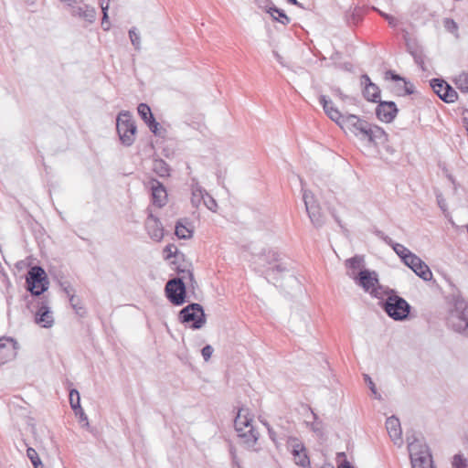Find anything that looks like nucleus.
Returning <instances> with one entry per match:
<instances>
[{"mask_svg": "<svg viewBox=\"0 0 468 468\" xmlns=\"http://www.w3.org/2000/svg\"><path fill=\"white\" fill-rule=\"evenodd\" d=\"M341 128L348 130L359 141L367 144L377 145L388 140V134L381 127L371 124L355 114H347Z\"/></svg>", "mask_w": 468, "mask_h": 468, "instance_id": "f257e3e1", "label": "nucleus"}, {"mask_svg": "<svg viewBox=\"0 0 468 468\" xmlns=\"http://www.w3.org/2000/svg\"><path fill=\"white\" fill-rule=\"evenodd\" d=\"M447 326L468 337V301L459 292H453L447 297Z\"/></svg>", "mask_w": 468, "mask_h": 468, "instance_id": "f03ea898", "label": "nucleus"}, {"mask_svg": "<svg viewBox=\"0 0 468 468\" xmlns=\"http://www.w3.org/2000/svg\"><path fill=\"white\" fill-rule=\"evenodd\" d=\"M381 308L394 321H405L409 318L411 306L401 296L390 290L387 299L380 303Z\"/></svg>", "mask_w": 468, "mask_h": 468, "instance_id": "7ed1b4c3", "label": "nucleus"}, {"mask_svg": "<svg viewBox=\"0 0 468 468\" xmlns=\"http://www.w3.org/2000/svg\"><path fill=\"white\" fill-rule=\"evenodd\" d=\"M407 440L412 468H435L429 447L416 438Z\"/></svg>", "mask_w": 468, "mask_h": 468, "instance_id": "20e7f679", "label": "nucleus"}, {"mask_svg": "<svg viewBox=\"0 0 468 468\" xmlns=\"http://www.w3.org/2000/svg\"><path fill=\"white\" fill-rule=\"evenodd\" d=\"M253 419L249 416V410L240 408L234 420V426L239 436L244 439L245 443L253 446L258 441V433L251 425Z\"/></svg>", "mask_w": 468, "mask_h": 468, "instance_id": "39448f33", "label": "nucleus"}, {"mask_svg": "<svg viewBox=\"0 0 468 468\" xmlns=\"http://www.w3.org/2000/svg\"><path fill=\"white\" fill-rule=\"evenodd\" d=\"M180 323L186 324L193 330L201 329L206 324V314L201 304L189 303L182 308L178 314Z\"/></svg>", "mask_w": 468, "mask_h": 468, "instance_id": "423d86ee", "label": "nucleus"}, {"mask_svg": "<svg viewBox=\"0 0 468 468\" xmlns=\"http://www.w3.org/2000/svg\"><path fill=\"white\" fill-rule=\"evenodd\" d=\"M116 130L122 144L131 146L135 140L136 125L129 112H122L116 120Z\"/></svg>", "mask_w": 468, "mask_h": 468, "instance_id": "0eeeda50", "label": "nucleus"}, {"mask_svg": "<svg viewBox=\"0 0 468 468\" xmlns=\"http://www.w3.org/2000/svg\"><path fill=\"white\" fill-rule=\"evenodd\" d=\"M266 278L271 279L276 282L289 273L287 263L283 262L278 251L272 249H266Z\"/></svg>", "mask_w": 468, "mask_h": 468, "instance_id": "6e6552de", "label": "nucleus"}, {"mask_svg": "<svg viewBox=\"0 0 468 468\" xmlns=\"http://www.w3.org/2000/svg\"><path fill=\"white\" fill-rule=\"evenodd\" d=\"M186 276L176 277L169 280L165 287L167 299L176 306L184 304L186 301V285L184 282Z\"/></svg>", "mask_w": 468, "mask_h": 468, "instance_id": "1a4fd4ad", "label": "nucleus"}, {"mask_svg": "<svg viewBox=\"0 0 468 468\" xmlns=\"http://www.w3.org/2000/svg\"><path fill=\"white\" fill-rule=\"evenodd\" d=\"M355 282L361 286L365 292H369L373 297L379 298L377 285L378 277L376 271L367 269L361 270L357 274L354 272L346 273Z\"/></svg>", "mask_w": 468, "mask_h": 468, "instance_id": "9d476101", "label": "nucleus"}, {"mask_svg": "<svg viewBox=\"0 0 468 468\" xmlns=\"http://www.w3.org/2000/svg\"><path fill=\"white\" fill-rule=\"evenodd\" d=\"M303 200L312 224L317 229L321 228L324 224V218L314 195L310 190L304 189L303 190Z\"/></svg>", "mask_w": 468, "mask_h": 468, "instance_id": "9b49d317", "label": "nucleus"}, {"mask_svg": "<svg viewBox=\"0 0 468 468\" xmlns=\"http://www.w3.org/2000/svg\"><path fill=\"white\" fill-rule=\"evenodd\" d=\"M431 87L440 99L447 103L454 102L458 99L456 90L442 79H432Z\"/></svg>", "mask_w": 468, "mask_h": 468, "instance_id": "f8f14e48", "label": "nucleus"}, {"mask_svg": "<svg viewBox=\"0 0 468 468\" xmlns=\"http://www.w3.org/2000/svg\"><path fill=\"white\" fill-rule=\"evenodd\" d=\"M74 2L75 4L70 5L71 16L81 19L85 23L84 27L92 25L97 18L95 7L87 4L77 3L76 0Z\"/></svg>", "mask_w": 468, "mask_h": 468, "instance_id": "ddd939ff", "label": "nucleus"}, {"mask_svg": "<svg viewBox=\"0 0 468 468\" xmlns=\"http://www.w3.org/2000/svg\"><path fill=\"white\" fill-rule=\"evenodd\" d=\"M147 186L151 191L153 204L163 207L167 202V192L164 184L155 178H151L147 182Z\"/></svg>", "mask_w": 468, "mask_h": 468, "instance_id": "4468645a", "label": "nucleus"}, {"mask_svg": "<svg viewBox=\"0 0 468 468\" xmlns=\"http://www.w3.org/2000/svg\"><path fill=\"white\" fill-rule=\"evenodd\" d=\"M398 112V107L394 101H379L376 108L378 119L386 123L391 122L397 116Z\"/></svg>", "mask_w": 468, "mask_h": 468, "instance_id": "2eb2a0df", "label": "nucleus"}, {"mask_svg": "<svg viewBox=\"0 0 468 468\" xmlns=\"http://www.w3.org/2000/svg\"><path fill=\"white\" fill-rule=\"evenodd\" d=\"M17 342L12 337L0 338V364H5L16 356Z\"/></svg>", "mask_w": 468, "mask_h": 468, "instance_id": "dca6fc26", "label": "nucleus"}, {"mask_svg": "<svg viewBox=\"0 0 468 468\" xmlns=\"http://www.w3.org/2000/svg\"><path fill=\"white\" fill-rule=\"evenodd\" d=\"M38 307L35 314V322L44 328H50L54 324L52 312L47 302H38Z\"/></svg>", "mask_w": 468, "mask_h": 468, "instance_id": "f3484780", "label": "nucleus"}, {"mask_svg": "<svg viewBox=\"0 0 468 468\" xmlns=\"http://www.w3.org/2000/svg\"><path fill=\"white\" fill-rule=\"evenodd\" d=\"M319 101L323 106V109L326 115L337 123L340 127L344 124V121L346 120V116L347 114H343L339 112L337 108L334 106L333 101L328 99L325 95H321L319 97Z\"/></svg>", "mask_w": 468, "mask_h": 468, "instance_id": "a211bd4d", "label": "nucleus"}, {"mask_svg": "<svg viewBox=\"0 0 468 468\" xmlns=\"http://www.w3.org/2000/svg\"><path fill=\"white\" fill-rule=\"evenodd\" d=\"M145 229L150 238L154 241H160L164 237L163 224L152 213H149L145 220Z\"/></svg>", "mask_w": 468, "mask_h": 468, "instance_id": "6ab92c4d", "label": "nucleus"}, {"mask_svg": "<svg viewBox=\"0 0 468 468\" xmlns=\"http://www.w3.org/2000/svg\"><path fill=\"white\" fill-rule=\"evenodd\" d=\"M362 84L365 85L363 95L366 100L372 102H378L380 97L379 88L371 81L370 78L364 74L361 77Z\"/></svg>", "mask_w": 468, "mask_h": 468, "instance_id": "aec40b11", "label": "nucleus"}, {"mask_svg": "<svg viewBox=\"0 0 468 468\" xmlns=\"http://www.w3.org/2000/svg\"><path fill=\"white\" fill-rule=\"evenodd\" d=\"M386 428H387V431H388V433L390 439L394 441V443L401 444L402 431H401L399 420L395 416H391V417L388 418L386 420Z\"/></svg>", "mask_w": 468, "mask_h": 468, "instance_id": "412c9836", "label": "nucleus"}, {"mask_svg": "<svg viewBox=\"0 0 468 468\" xmlns=\"http://www.w3.org/2000/svg\"><path fill=\"white\" fill-rule=\"evenodd\" d=\"M292 453L294 458V462L297 465L306 468L310 464V460L306 454L305 447L303 443L298 442L296 439L293 440Z\"/></svg>", "mask_w": 468, "mask_h": 468, "instance_id": "4be33fe9", "label": "nucleus"}, {"mask_svg": "<svg viewBox=\"0 0 468 468\" xmlns=\"http://www.w3.org/2000/svg\"><path fill=\"white\" fill-rule=\"evenodd\" d=\"M35 283H44L48 282L47 273L41 266H33L27 276V284H32V290L35 288Z\"/></svg>", "mask_w": 468, "mask_h": 468, "instance_id": "5701e85b", "label": "nucleus"}, {"mask_svg": "<svg viewBox=\"0 0 468 468\" xmlns=\"http://www.w3.org/2000/svg\"><path fill=\"white\" fill-rule=\"evenodd\" d=\"M266 249L261 250L259 253H253L251 256V263L257 271L266 275Z\"/></svg>", "mask_w": 468, "mask_h": 468, "instance_id": "b1692460", "label": "nucleus"}, {"mask_svg": "<svg viewBox=\"0 0 468 468\" xmlns=\"http://www.w3.org/2000/svg\"><path fill=\"white\" fill-rule=\"evenodd\" d=\"M190 267H191V263L186 262L184 264L177 265L175 268V270L176 271L177 274L180 275L179 277L186 276V279L189 280L190 287L192 289H195L197 286V282H196V280L194 278V274H193V271L190 269Z\"/></svg>", "mask_w": 468, "mask_h": 468, "instance_id": "393cba45", "label": "nucleus"}, {"mask_svg": "<svg viewBox=\"0 0 468 468\" xmlns=\"http://www.w3.org/2000/svg\"><path fill=\"white\" fill-rule=\"evenodd\" d=\"M267 13L270 14L274 20L279 21L284 26L288 25L291 21L282 9L278 8L273 5L268 6Z\"/></svg>", "mask_w": 468, "mask_h": 468, "instance_id": "a878e982", "label": "nucleus"}, {"mask_svg": "<svg viewBox=\"0 0 468 468\" xmlns=\"http://www.w3.org/2000/svg\"><path fill=\"white\" fill-rule=\"evenodd\" d=\"M416 275L423 281H431L432 279V272L429 266L422 261H419L415 268L412 270Z\"/></svg>", "mask_w": 468, "mask_h": 468, "instance_id": "bb28decb", "label": "nucleus"}, {"mask_svg": "<svg viewBox=\"0 0 468 468\" xmlns=\"http://www.w3.org/2000/svg\"><path fill=\"white\" fill-rule=\"evenodd\" d=\"M153 171L161 177H168L170 176V166L163 159L154 160Z\"/></svg>", "mask_w": 468, "mask_h": 468, "instance_id": "cd10ccee", "label": "nucleus"}, {"mask_svg": "<svg viewBox=\"0 0 468 468\" xmlns=\"http://www.w3.org/2000/svg\"><path fill=\"white\" fill-rule=\"evenodd\" d=\"M364 261V256L362 255H355L354 257L347 259L345 261V265L348 270L347 273L354 272L356 274V271L363 266Z\"/></svg>", "mask_w": 468, "mask_h": 468, "instance_id": "c85d7f7f", "label": "nucleus"}, {"mask_svg": "<svg viewBox=\"0 0 468 468\" xmlns=\"http://www.w3.org/2000/svg\"><path fill=\"white\" fill-rule=\"evenodd\" d=\"M175 234L178 239H187L193 236V230L179 220L176 224Z\"/></svg>", "mask_w": 468, "mask_h": 468, "instance_id": "c756f323", "label": "nucleus"}, {"mask_svg": "<svg viewBox=\"0 0 468 468\" xmlns=\"http://www.w3.org/2000/svg\"><path fill=\"white\" fill-rule=\"evenodd\" d=\"M205 193H206V190L203 189L197 184L194 185L192 186L191 203L194 207H197L201 204V202L205 197Z\"/></svg>", "mask_w": 468, "mask_h": 468, "instance_id": "7c9ffc66", "label": "nucleus"}, {"mask_svg": "<svg viewBox=\"0 0 468 468\" xmlns=\"http://www.w3.org/2000/svg\"><path fill=\"white\" fill-rule=\"evenodd\" d=\"M150 121L146 123L149 127L150 131L155 135L159 137H165L166 133V130L163 128L159 122H156L154 116L150 117Z\"/></svg>", "mask_w": 468, "mask_h": 468, "instance_id": "2f4dec72", "label": "nucleus"}, {"mask_svg": "<svg viewBox=\"0 0 468 468\" xmlns=\"http://www.w3.org/2000/svg\"><path fill=\"white\" fill-rule=\"evenodd\" d=\"M454 83L458 90L463 93H468V73L463 72L454 79Z\"/></svg>", "mask_w": 468, "mask_h": 468, "instance_id": "473e14b6", "label": "nucleus"}, {"mask_svg": "<svg viewBox=\"0 0 468 468\" xmlns=\"http://www.w3.org/2000/svg\"><path fill=\"white\" fill-rule=\"evenodd\" d=\"M69 404L71 409L74 410L75 414H79L78 409H80V396L77 389L72 388L69 391Z\"/></svg>", "mask_w": 468, "mask_h": 468, "instance_id": "72a5a7b5", "label": "nucleus"}, {"mask_svg": "<svg viewBox=\"0 0 468 468\" xmlns=\"http://www.w3.org/2000/svg\"><path fill=\"white\" fill-rule=\"evenodd\" d=\"M139 116L144 120L145 123L150 121V117L154 116L151 108L146 103H140L137 107Z\"/></svg>", "mask_w": 468, "mask_h": 468, "instance_id": "f704fd0d", "label": "nucleus"}, {"mask_svg": "<svg viewBox=\"0 0 468 468\" xmlns=\"http://www.w3.org/2000/svg\"><path fill=\"white\" fill-rule=\"evenodd\" d=\"M34 286H35V288L32 290V284H27V289L28 292H30V293L32 295L39 296L48 290V282H44V283H35L34 282Z\"/></svg>", "mask_w": 468, "mask_h": 468, "instance_id": "c9c22d12", "label": "nucleus"}, {"mask_svg": "<svg viewBox=\"0 0 468 468\" xmlns=\"http://www.w3.org/2000/svg\"><path fill=\"white\" fill-rule=\"evenodd\" d=\"M420 260L421 259L420 257H418L412 252H409V255H406L401 259L402 262L411 270H413V268L416 267V265L419 263V261H420Z\"/></svg>", "mask_w": 468, "mask_h": 468, "instance_id": "e433bc0d", "label": "nucleus"}, {"mask_svg": "<svg viewBox=\"0 0 468 468\" xmlns=\"http://www.w3.org/2000/svg\"><path fill=\"white\" fill-rule=\"evenodd\" d=\"M420 260L421 259L420 257H418L412 252H409V255H406L401 259L402 262L411 270H413V268L416 267V265L419 263V261H420Z\"/></svg>", "mask_w": 468, "mask_h": 468, "instance_id": "4c0bfd02", "label": "nucleus"}, {"mask_svg": "<svg viewBox=\"0 0 468 468\" xmlns=\"http://www.w3.org/2000/svg\"><path fill=\"white\" fill-rule=\"evenodd\" d=\"M420 260L421 259L420 257H418L412 252H409V255H406L401 259L402 262L411 270H413V268L416 267V265L419 263V261H420Z\"/></svg>", "mask_w": 468, "mask_h": 468, "instance_id": "58836bf2", "label": "nucleus"}, {"mask_svg": "<svg viewBox=\"0 0 468 468\" xmlns=\"http://www.w3.org/2000/svg\"><path fill=\"white\" fill-rule=\"evenodd\" d=\"M393 250L396 252V254L402 259V257H405L406 255H409V252H411L409 249H407L404 245L400 243L394 242L392 240V243L389 244Z\"/></svg>", "mask_w": 468, "mask_h": 468, "instance_id": "ea45409f", "label": "nucleus"}, {"mask_svg": "<svg viewBox=\"0 0 468 468\" xmlns=\"http://www.w3.org/2000/svg\"><path fill=\"white\" fill-rule=\"evenodd\" d=\"M410 55L413 57V59H414L415 63L422 70H425V63H424L425 55H424V52H423V48H421L418 51H412V53Z\"/></svg>", "mask_w": 468, "mask_h": 468, "instance_id": "a19ab883", "label": "nucleus"}, {"mask_svg": "<svg viewBox=\"0 0 468 468\" xmlns=\"http://www.w3.org/2000/svg\"><path fill=\"white\" fill-rule=\"evenodd\" d=\"M27 456L30 460L34 467L40 466L41 459L39 458L37 451L34 448L28 447L27 449Z\"/></svg>", "mask_w": 468, "mask_h": 468, "instance_id": "79ce46f5", "label": "nucleus"}, {"mask_svg": "<svg viewBox=\"0 0 468 468\" xmlns=\"http://www.w3.org/2000/svg\"><path fill=\"white\" fill-rule=\"evenodd\" d=\"M129 37L134 48L137 50L140 49L141 37L140 35L136 32L135 27H133L129 30Z\"/></svg>", "mask_w": 468, "mask_h": 468, "instance_id": "37998d69", "label": "nucleus"}, {"mask_svg": "<svg viewBox=\"0 0 468 468\" xmlns=\"http://www.w3.org/2000/svg\"><path fill=\"white\" fill-rule=\"evenodd\" d=\"M452 464L453 468H466L468 465L467 460L463 456V454H455Z\"/></svg>", "mask_w": 468, "mask_h": 468, "instance_id": "c03bdc74", "label": "nucleus"}, {"mask_svg": "<svg viewBox=\"0 0 468 468\" xmlns=\"http://www.w3.org/2000/svg\"><path fill=\"white\" fill-rule=\"evenodd\" d=\"M204 205L211 211H216L218 207V204L216 200L206 191L205 197L202 200Z\"/></svg>", "mask_w": 468, "mask_h": 468, "instance_id": "a18cd8bd", "label": "nucleus"}, {"mask_svg": "<svg viewBox=\"0 0 468 468\" xmlns=\"http://www.w3.org/2000/svg\"><path fill=\"white\" fill-rule=\"evenodd\" d=\"M404 39H405V44H406V48H407V51L411 54L412 51H418L419 49L421 48V47L413 39H410V37H408V36H404Z\"/></svg>", "mask_w": 468, "mask_h": 468, "instance_id": "49530a36", "label": "nucleus"}, {"mask_svg": "<svg viewBox=\"0 0 468 468\" xmlns=\"http://www.w3.org/2000/svg\"><path fill=\"white\" fill-rule=\"evenodd\" d=\"M165 252L167 253L166 255V259H169V258H172V257H176V258H184V254L181 253L180 255L178 254V251H177V248L174 245V244H168L165 246V250H164Z\"/></svg>", "mask_w": 468, "mask_h": 468, "instance_id": "de8ad7c7", "label": "nucleus"}, {"mask_svg": "<svg viewBox=\"0 0 468 468\" xmlns=\"http://www.w3.org/2000/svg\"><path fill=\"white\" fill-rule=\"evenodd\" d=\"M312 415H313V418H314V422H307V425L310 427V429L317 433V434H321L322 433V427H321V423L317 421L318 420V417L317 415L312 410Z\"/></svg>", "mask_w": 468, "mask_h": 468, "instance_id": "09e8293b", "label": "nucleus"}, {"mask_svg": "<svg viewBox=\"0 0 468 468\" xmlns=\"http://www.w3.org/2000/svg\"><path fill=\"white\" fill-rule=\"evenodd\" d=\"M336 459L339 463L338 468H354L352 464L346 460L345 452H338Z\"/></svg>", "mask_w": 468, "mask_h": 468, "instance_id": "8fccbe9b", "label": "nucleus"}, {"mask_svg": "<svg viewBox=\"0 0 468 468\" xmlns=\"http://www.w3.org/2000/svg\"><path fill=\"white\" fill-rule=\"evenodd\" d=\"M402 82L403 92H399V95H410L414 92V85L408 81L405 78Z\"/></svg>", "mask_w": 468, "mask_h": 468, "instance_id": "3c124183", "label": "nucleus"}, {"mask_svg": "<svg viewBox=\"0 0 468 468\" xmlns=\"http://www.w3.org/2000/svg\"><path fill=\"white\" fill-rule=\"evenodd\" d=\"M213 351L214 349L210 345H207L201 349V354L205 361L209 360L213 354Z\"/></svg>", "mask_w": 468, "mask_h": 468, "instance_id": "603ef678", "label": "nucleus"}, {"mask_svg": "<svg viewBox=\"0 0 468 468\" xmlns=\"http://www.w3.org/2000/svg\"><path fill=\"white\" fill-rule=\"evenodd\" d=\"M385 78L390 79L397 82H401L402 80H404L403 77H401L400 75L397 74L395 71L390 70V69L386 71Z\"/></svg>", "mask_w": 468, "mask_h": 468, "instance_id": "864d4df0", "label": "nucleus"}, {"mask_svg": "<svg viewBox=\"0 0 468 468\" xmlns=\"http://www.w3.org/2000/svg\"><path fill=\"white\" fill-rule=\"evenodd\" d=\"M69 303L77 314H80V311L83 310V307L80 305V300L75 295H70Z\"/></svg>", "mask_w": 468, "mask_h": 468, "instance_id": "5fc2aeb1", "label": "nucleus"}, {"mask_svg": "<svg viewBox=\"0 0 468 468\" xmlns=\"http://www.w3.org/2000/svg\"><path fill=\"white\" fill-rule=\"evenodd\" d=\"M375 235L378 237L380 239H382L387 245H389L392 243V239L387 236L383 231L379 229H376L374 231Z\"/></svg>", "mask_w": 468, "mask_h": 468, "instance_id": "6e6d98bb", "label": "nucleus"}, {"mask_svg": "<svg viewBox=\"0 0 468 468\" xmlns=\"http://www.w3.org/2000/svg\"><path fill=\"white\" fill-rule=\"evenodd\" d=\"M444 27L451 32H452L453 30H457L458 28L457 24L454 22V20L451 18H446L444 20Z\"/></svg>", "mask_w": 468, "mask_h": 468, "instance_id": "4d7b16f0", "label": "nucleus"}, {"mask_svg": "<svg viewBox=\"0 0 468 468\" xmlns=\"http://www.w3.org/2000/svg\"><path fill=\"white\" fill-rule=\"evenodd\" d=\"M380 15L382 17H384L388 21L389 26H391L393 27L397 26V20L395 17H393L392 16L388 15L386 13H383V12H380Z\"/></svg>", "mask_w": 468, "mask_h": 468, "instance_id": "13d9d810", "label": "nucleus"}, {"mask_svg": "<svg viewBox=\"0 0 468 468\" xmlns=\"http://www.w3.org/2000/svg\"><path fill=\"white\" fill-rule=\"evenodd\" d=\"M101 27L104 31H108L110 29L109 16L106 12H104V16H102Z\"/></svg>", "mask_w": 468, "mask_h": 468, "instance_id": "bf43d9fd", "label": "nucleus"}, {"mask_svg": "<svg viewBox=\"0 0 468 468\" xmlns=\"http://www.w3.org/2000/svg\"><path fill=\"white\" fill-rule=\"evenodd\" d=\"M364 379L367 383L368 388H370L372 393L377 394V388L371 378L368 375H365Z\"/></svg>", "mask_w": 468, "mask_h": 468, "instance_id": "052dcab7", "label": "nucleus"}, {"mask_svg": "<svg viewBox=\"0 0 468 468\" xmlns=\"http://www.w3.org/2000/svg\"><path fill=\"white\" fill-rule=\"evenodd\" d=\"M78 412H79V414H76V415L79 416L80 421H85L86 425L88 426L89 425L88 417L85 414V412L81 407H80V409H78Z\"/></svg>", "mask_w": 468, "mask_h": 468, "instance_id": "680f3d73", "label": "nucleus"}, {"mask_svg": "<svg viewBox=\"0 0 468 468\" xmlns=\"http://www.w3.org/2000/svg\"><path fill=\"white\" fill-rule=\"evenodd\" d=\"M273 56L275 57L276 60L282 66V67H285V63H284V60H283V58L277 52V51H273Z\"/></svg>", "mask_w": 468, "mask_h": 468, "instance_id": "e2e57ef3", "label": "nucleus"}, {"mask_svg": "<svg viewBox=\"0 0 468 468\" xmlns=\"http://www.w3.org/2000/svg\"><path fill=\"white\" fill-rule=\"evenodd\" d=\"M335 95L338 96L340 99L345 100L346 95L343 94L342 90L339 88H335L333 90Z\"/></svg>", "mask_w": 468, "mask_h": 468, "instance_id": "0e129e2a", "label": "nucleus"}, {"mask_svg": "<svg viewBox=\"0 0 468 468\" xmlns=\"http://www.w3.org/2000/svg\"><path fill=\"white\" fill-rule=\"evenodd\" d=\"M64 291H65V292L67 293V295H68L69 297H70V295H74V294L72 293L73 290H72V288H70V287H66V288H64Z\"/></svg>", "mask_w": 468, "mask_h": 468, "instance_id": "69168bd1", "label": "nucleus"}, {"mask_svg": "<svg viewBox=\"0 0 468 468\" xmlns=\"http://www.w3.org/2000/svg\"><path fill=\"white\" fill-rule=\"evenodd\" d=\"M109 5H101V11H102V16H104V12L108 13Z\"/></svg>", "mask_w": 468, "mask_h": 468, "instance_id": "338daca9", "label": "nucleus"}, {"mask_svg": "<svg viewBox=\"0 0 468 468\" xmlns=\"http://www.w3.org/2000/svg\"><path fill=\"white\" fill-rule=\"evenodd\" d=\"M233 463L236 464L238 466V468H242L240 466V464L239 463V461L237 459V456L236 455H233Z\"/></svg>", "mask_w": 468, "mask_h": 468, "instance_id": "774afa93", "label": "nucleus"}]
</instances>
